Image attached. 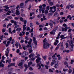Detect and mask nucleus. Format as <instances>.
<instances>
[{"instance_id":"obj_1","label":"nucleus","mask_w":74,"mask_h":74,"mask_svg":"<svg viewBox=\"0 0 74 74\" xmlns=\"http://www.w3.org/2000/svg\"><path fill=\"white\" fill-rule=\"evenodd\" d=\"M43 48L44 49H47L49 47V43L46 42V38H45L43 40Z\"/></svg>"},{"instance_id":"obj_2","label":"nucleus","mask_w":74,"mask_h":74,"mask_svg":"<svg viewBox=\"0 0 74 74\" xmlns=\"http://www.w3.org/2000/svg\"><path fill=\"white\" fill-rule=\"evenodd\" d=\"M36 55H37L36 57L37 58V59L36 60V63H39V62H41V58H40L39 57L40 56V55L37 53H36Z\"/></svg>"},{"instance_id":"obj_3","label":"nucleus","mask_w":74,"mask_h":74,"mask_svg":"<svg viewBox=\"0 0 74 74\" xmlns=\"http://www.w3.org/2000/svg\"><path fill=\"white\" fill-rule=\"evenodd\" d=\"M5 56L7 57V59H8L9 57H8V53H9V52H10V48H8L5 51Z\"/></svg>"},{"instance_id":"obj_4","label":"nucleus","mask_w":74,"mask_h":74,"mask_svg":"<svg viewBox=\"0 0 74 74\" xmlns=\"http://www.w3.org/2000/svg\"><path fill=\"white\" fill-rule=\"evenodd\" d=\"M22 46L23 49L24 50H26V49H27V48H29V47H31V45H27L26 46L23 44H22Z\"/></svg>"},{"instance_id":"obj_5","label":"nucleus","mask_w":74,"mask_h":74,"mask_svg":"<svg viewBox=\"0 0 74 74\" xmlns=\"http://www.w3.org/2000/svg\"><path fill=\"white\" fill-rule=\"evenodd\" d=\"M49 25L50 26L51 28L52 29L53 26V21L52 20H50V23L49 24Z\"/></svg>"},{"instance_id":"obj_6","label":"nucleus","mask_w":74,"mask_h":74,"mask_svg":"<svg viewBox=\"0 0 74 74\" xmlns=\"http://www.w3.org/2000/svg\"><path fill=\"white\" fill-rule=\"evenodd\" d=\"M62 32H64V31L65 32H67V30L68 29V27H65V28L64 27H62Z\"/></svg>"},{"instance_id":"obj_7","label":"nucleus","mask_w":74,"mask_h":74,"mask_svg":"<svg viewBox=\"0 0 74 74\" xmlns=\"http://www.w3.org/2000/svg\"><path fill=\"white\" fill-rule=\"evenodd\" d=\"M39 63H37V66L38 67L39 66V67L38 68V69H40L41 68V67L40 64L41 63V61L40 62H39Z\"/></svg>"},{"instance_id":"obj_8","label":"nucleus","mask_w":74,"mask_h":74,"mask_svg":"<svg viewBox=\"0 0 74 74\" xmlns=\"http://www.w3.org/2000/svg\"><path fill=\"white\" fill-rule=\"evenodd\" d=\"M28 51H29V53H31L33 52V50L32 48V47H29V48L28 49Z\"/></svg>"},{"instance_id":"obj_9","label":"nucleus","mask_w":74,"mask_h":74,"mask_svg":"<svg viewBox=\"0 0 74 74\" xmlns=\"http://www.w3.org/2000/svg\"><path fill=\"white\" fill-rule=\"evenodd\" d=\"M15 63H11L8 65V67H10V66H15Z\"/></svg>"},{"instance_id":"obj_10","label":"nucleus","mask_w":74,"mask_h":74,"mask_svg":"<svg viewBox=\"0 0 74 74\" xmlns=\"http://www.w3.org/2000/svg\"><path fill=\"white\" fill-rule=\"evenodd\" d=\"M15 14L16 15H20V12H19V11L18 10V9H17L16 10V12L15 13Z\"/></svg>"},{"instance_id":"obj_11","label":"nucleus","mask_w":74,"mask_h":74,"mask_svg":"<svg viewBox=\"0 0 74 74\" xmlns=\"http://www.w3.org/2000/svg\"><path fill=\"white\" fill-rule=\"evenodd\" d=\"M35 56V54L34 53H31L30 55H29V57L30 58H31L32 57H34Z\"/></svg>"},{"instance_id":"obj_12","label":"nucleus","mask_w":74,"mask_h":74,"mask_svg":"<svg viewBox=\"0 0 74 74\" xmlns=\"http://www.w3.org/2000/svg\"><path fill=\"white\" fill-rule=\"evenodd\" d=\"M27 55H28V53L26 51H24L22 54V55H24L25 56H26Z\"/></svg>"},{"instance_id":"obj_13","label":"nucleus","mask_w":74,"mask_h":74,"mask_svg":"<svg viewBox=\"0 0 74 74\" xmlns=\"http://www.w3.org/2000/svg\"><path fill=\"white\" fill-rule=\"evenodd\" d=\"M64 49L63 47V42H62L61 43V49L63 50Z\"/></svg>"},{"instance_id":"obj_14","label":"nucleus","mask_w":74,"mask_h":74,"mask_svg":"<svg viewBox=\"0 0 74 74\" xmlns=\"http://www.w3.org/2000/svg\"><path fill=\"white\" fill-rule=\"evenodd\" d=\"M55 65L54 66V67L56 69L57 67H58V63L57 62H55Z\"/></svg>"},{"instance_id":"obj_15","label":"nucleus","mask_w":74,"mask_h":74,"mask_svg":"<svg viewBox=\"0 0 74 74\" xmlns=\"http://www.w3.org/2000/svg\"><path fill=\"white\" fill-rule=\"evenodd\" d=\"M53 16H56L57 17L59 16V14H58V13L56 12L53 15Z\"/></svg>"},{"instance_id":"obj_16","label":"nucleus","mask_w":74,"mask_h":74,"mask_svg":"<svg viewBox=\"0 0 74 74\" xmlns=\"http://www.w3.org/2000/svg\"><path fill=\"white\" fill-rule=\"evenodd\" d=\"M58 26H56L54 27V28L53 29L54 32H56V31L57 30H58Z\"/></svg>"},{"instance_id":"obj_17","label":"nucleus","mask_w":74,"mask_h":74,"mask_svg":"<svg viewBox=\"0 0 74 74\" xmlns=\"http://www.w3.org/2000/svg\"><path fill=\"white\" fill-rule=\"evenodd\" d=\"M60 43H59L58 45L56 47L55 49V50H57V49H59V47H60Z\"/></svg>"},{"instance_id":"obj_18","label":"nucleus","mask_w":74,"mask_h":74,"mask_svg":"<svg viewBox=\"0 0 74 74\" xmlns=\"http://www.w3.org/2000/svg\"><path fill=\"white\" fill-rule=\"evenodd\" d=\"M23 3H22L20 5V8H23Z\"/></svg>"},{"instance_id":"obj_19","label":"nucleus","mask_w":74,"mask_h":74,"mask_svg":"<svg viewBox=\"0 0 74 74\" xmlns=\"http://www.w3.org/2000/svg\"><path fill=\"white\" fill-rule=\"evenodd\" d=\"M3 7H4V8H5L6 9H7V10H8L10 8L8 7V5H5L3 6Z\"/></svg>"},{"instance_id":"obj_20","label":"nucleus","mask_w":74,"mask_h":74,"mask_svg":"<svg viewBox=\"0 0 74 74\" xmlns=\"http://www.w3.org/2000/svg\"><path fill=\"white\" fill-rule=\"evenodd\" d=\"M26 25H23V31H25V30H26V28L25 27H26Z\"/></svg>"},{"instance_id":"obj_21","label":"nucleus","mask_w":74,"mask_h":74,"mask_svg":"<svg viewBox=\"0 0 74 74\" xmlns=\"http://www.w3.org/2000/svg\"><path fill=\"white\" fill-rule=\"evenodd\" d=\"M55 32L53 29L52 31L50 32V34H55Z\"/></svg>"},{"instance_id":"obj_22","label":"nucleus","mask_w":74,"mask_h":74,"mask_svg":"<svg viewBox=\"0 0 74 74\" xmlns=\"http://www.w3.org/2000/svg\"><path fill=\"white\" fill-rule=\"evenodd\" d=\"M6 63H8L9 64H10L11 63V59H10L9 60H7L6 61Z\"/></svg>"},{"instance_id":"obj_23","label":"nucleus","mask_w":74,"mask_h":74,"mask_svg":"<svg viewBox=\"0 0 74 74\" xmlns=\"http://www.w3.org/2000/svg\"><path fill=\"white\" fill-rule=\"evenodd\" d=\"M34 43L35 44V45H36L35 46V47L36 48L37 47V42L36 40L34 41Z\"/></svg>"},{"instance_id":"obj_24","label":"nucleus","mask_w":74,"mask_h":74,"mask_svg":"<svg viewBox=\"0 0 74 74\" xmlns=\"http://www.w3.org/2000/svg\"><path fill=\"white\" fill-rule=\"evenodd\" d=\"M69 45H71V44H73V41L72 40H71L70 41L69 40Z\"/></svg>"},{"instance_id":"obj_25","label":"nucleus","mask_w":74,"mask_h":74,"mask_svg":"<svg viewBox=\"0 0 74 74\" xmlns=\"http://www.w3.org/2000/svg\"><path fill=\"white\" fill-rule=\"evenodd\" d=\"M21 28H18L16 29V31L17 32H19L20 30H21Z\"/></svg>"},{"instance_id":"obj_26","label":"nucleus","mask_w":74,"mask_h":74,"mask_svg":"<svg viewBox=\"0 0 74 74\" xmlns=\"http://www.w3.org/2000/svg\"><path fill=\"white\" fill-rule=\"evenodd\" d=\"M2 62H0V67H4V64H2Z\"/></svg>"},{"instance_id":"obj_27","label":"nucleus","mask_w":74,"mask_h":74,"mask_svg":"<svg viewBox=\"0 0 74 74\" xmlns=\"http://www.w3.org/2000/svg\"><path fill=\"white\" fill-rule=\"evenodd\" d=\"M28 44L29 45H31V46H29V47H32V45H31L32 44V42H28Z\"/></svg>"},{"instance_id":"obj_28","label":"nucleus","mask_w":74,"mask_h":74,"mask_svg":"<svg viewBox=\"0 0 74 74\" xmlns=\"http://www.w3.org/2000/svg\"><path fill=\"white\" fill-rule=\"evenodd\" d=\"M55 61H56V57L53 58V59L52 62H55Z\"/></svg>"},{"instance_id":"obj_29","label":"nucleus","mask_w":74,"mask_h":74,"mask_svg":"<svg viewBox=\"0 0 74 74\" xmlns=\"http://www.w3.org/2000/svg\"><path fill=\"white\" fill-rule=\"evenodd\" d=\"M24 67H25L26 69H27L28 67H30V66L29 65L27 66V65L25 64L24 65Z\"/></svg>"},{"instance_id":"obj_30","label":"nucleus","mask_w":74,"mask_h":74,"mask_svg":"<svg viewBox=\"0 0 74 74\" xmlns=\"http://www.w3.org/2000/svg\"><path fill=\"white\" fill-rule=\"evenodd\" d=\"M3 37H4V36L3 35L0 36V40H3Z\"/></svg>"},{"instance_id":"obj_31","label":"nucleus","mask_w":74,"mask_h":74,"mask_svg":"<svg viewBox=\"0 0 74 74\" xmlns=\"http://www.w3.org/2000/svg\"><path fill=\"white\" fill-rule=\"evenodd\" d=\"M69 7H71V8H74V5H73V4H71L70 5H69Z\"/></svg>"},{"instance_id":"obj_32","label":"nucleus","mask_w":74,"mask_h":74,"mask_svg":"<svg viewBox=\"0 0 74 74\" xmlns=\"http://www.w3.org/2000/svg\"><path fill=\"white\" fill-rule=\"evenodd\" d=\"M33 24L32 23H30V27L31 28H33Z\"/></svg>"},{"instance_id":"obj_33","label":"nucleus","mask_w":74,"mask_h":74,"mask_svg":"<svg viewBox=\"0 0 74 74\" xmlns=\"http://www.w3.org/2000/svg\"><path fill=\"white\" fill-rule=\"evenodd\" d=\"M14 43H15V40H14V39H13L11 44H14Z\"/></svg>"},{"instance_id":"obj_34","label":"nucleus","mask_w":74,"mask_h":74,"mask_svg":"<svg viewBox=\"0 0 74 74\" xmlns=\"http://www.w3.org/2000/svg\"><path fill=\"white\" fill-rule=\"evenodd\" d=\"M12 25V23L9 24L8 25H7V28H8V27L10 26H11V25Z\"/></svg>"},{"instance_id":"obj_35","label":"nucleus","mask_w":74,"mask_h":74,"mask_svg":"<svg viewBox=\"0 0 74 74\" xmlns=\"http://www.w3.org/2000/svg\"><path fill=\"white\" fill-rule=\"evenodd\" d=\"M23 64V63L20 62L18 64V66H22Z\"/></svg>"},{"instance_id":"obj_36","label":"nucleus","mask_w":74,"mask_h":74,"mask_svg":"<svg viewBox=\"0 0 74 74\" xmlns=\"http://www.w3.org/2000/svg\"><path fill=\"white\" fill-rule=\"evenodd\" d=\"M9 31L10 33H11V34H12V32H11V28H10L9 29Z\"/></svg>"},{"instance_id":"obj_37","label":"nucleus","mask_w":74,"mask_h":74,"mask_svg":"<svg viewBox=\"0 0 74 74\" xmlns=\"http://www.w3.org/2000/svg\"><path fill=\"white\" fill-rule=\"evenodd\" d=\"M30 60L31 61H34V60H35V59L34 58L32 57L31 59H30Z\"/></svg>"},{"instance_id":"obj_38","label":"nucleus","mask_w":74,"mask_h":74,"mask_svg":"<svg viewBox=\"0 0 74 74\" xmlns=\"http://www.w3.org/2000/svg\"><path fill=\"white\" fill-rule=\"evenodd\" d=\"M49 4L51 6H52V5H53V3L52 2L49 3Z\"/></svg>"},{"instance_id":"obj_39","label":"nucleus","mask_w":74,"mask_h":74,"mask_svg":"<svg viewBox=\"0 0 74 74\" xmlns=\"http://www.w3.org/2000/svg\"><path fill=\"white\" fill-rule=\"evenodd\" d=\"M15 10V9L14 8H13L11 10V12H12V13H13V12H14V11Z\"/></svg>"},{"instance_id":"obj_40","label":"nucleus","mask_w":74,"mask_h":74,"mask_svg":"<svg viewBox=\"0 0 74 74\" xmlns=\"http://www.w3.org/2000/svg\"><path fill=\"white\" fill-rule=\"evenodd\" d=\"M68 71L69 73H71L72 72V69H69V70Z\"/></svg>"},{"instance_id":"obj_41","label":"nucleus","mask_w":74,"mask_h":74,"mask_svg":"<svg viewBox=\"0 0 74 74\" xmlns=\"http://www.w3.org/2000/svg\"><path fill=\"white\" fill-rule=\"evenodd\" d=\"M64 64H65V65H66V66H67V65H68V63L67 62H66V61H65L64 62Z\"/></svg>"},{"instance_id":"obj_42","label":"nucleus","mask_w":74,"mask_h":74,"mask_svg":"<svg viewBox=\"0 0 74 74\" xmlns=\"http://www.w3.org/2000/svg\"><path fill=\"white\" fill-rule=\"evenodd\" d=\"M49 71L50 73H53V71L51 69H49Z\"/></svg>"},{"instance_id":"obj_43","label":"nucleus","mask_w":74,"mask_h":74,"mask_svg":"<svg viewBox=\"0 0 74 74\" xmlns=\"http://www.w3.org/2000/svg\"><path fill=\"white\" fill-rule=\"evenodd\" d=\"M42 57L44 59V60H47V59H46V56H42Z\"/></svg>"},{"instance_id":"obj_44","label":"nucleus","mask_w":74,"mask_h":74,"mask_svg":"<svg viewBox=\"0 0 74 74\" xmlns=\"http://www.w3.org/2000/svg\"><path fill=\"white\" fill-rule=\"evenodd\" d=\"M45 68H46V69H48V68L49 67V66H48L47 65H45Z\"/></svg>"},{"instance_id":"obj_45","label":"nucleus","mask_w":74,"mask_h":74,"mask_svg":"<svg viewBox=\"0 0 74 74\" xmlns=\"http://www.w3.org/2000/svg\"><path fill=\"white\" fill-rule=\"evenodd\" d=\"M18 47H19V49H22V48L21 47V45H20V44H19V45L18 46Z\"/></svg>"},{"instance_id":"obj_46","label":"nucleus","mask_w":74,"mask_h":74,"mask_svg":"<svg viewBox=\"0 0 74 74\" xmlns=\"http://www.w3.org/2000/svg\"><path fill=\"white\" fill-rule=\"evenodd\" d=\"M25 38L26 40H29V38H28V37L27 36H26L25 37Z\"/></svg>"},{"instance_id":"obj_47","label":"nucleus","mask_w":74,"mask_h":74,"mask_svg":"<svg viewBox=\"0 0 74 74\" xmlns=\"http://www.w3.org/2000/svg\"><path fill=\"white\" fill-rule=\"evenodd\" d=\"M66 9H67V10H69V8H70V6H69V5H68L66 7Z\"/></svg>"},{"instance_id":"obj_48","label":"nucleus","mask_w":74,"mask_h":74,"mask_svg":"<svg viewBox=\"0 0 74 74\" xmlns=\"http://www.w3.org/2000/svg\"><path fill=\"white\" fill-rule=\"evenodd\" d=\"M32 8V6H31V5H30L29 6L28 10H30V8Z\"/></svg>"},{"instance_id":"obj_49","label":"nucleus","mask_w":74,"mask_h":74,"mask_svg":"<svg viewBox=\"0 0 74 74\" xmlns=\"http://www.w3.org/2000/svg\"><path fill=\"white\" fill-rule=\"evenodd\" d=\"M10 7L11 8H15L16 6L15 5H13L12 6L11 5L10 6Z\"/></svg>"},{"instance_id":"obj_50","label":"nucleus","mask_w":74,"mask_h":74,"mask_svg":"<svg viewBox=\"0 0 74 74\" xmlns=\"http://www.w3.org/2000/svg\"><path fill=\"white\" fill-rule=\"evenodd\" d=\"M48 10H45V14H48Z\"/></svg>"},{"instance_id":"obj_51","label":"nucleus","mask_w":74,"mask_h":74,"mask_svg":"<svg viewBox=\"0 0 74 74\" xmlns=\"http://www.w3.org/2000/svg\"><path fill=\"white\" fill-rule=\"evenodd\" d=\"M31 64H32V62H29L28 63V65L30 66V65H31Z\"/></svg>"},{"instance_id":"obj_52","label":"nucleus","mask_w":74,"mask_h":74,"mask_svg":"<svg viewBox=\"0 0 74 74\" xmlns=\"http://www.w3.org/2000/svg\"><path fill=\"white\" fill-rule=\"evenodd\" d=\"M46 9L47 10H49V6H47L46 8Z\"/></svg>"},{"instance_id":"obj_53","label":"nucleus","mask_w":74,"mask_h":74,"mask_svg":"<svg viewBox=\"0 0 74 74\" xmlns=\"http://www.w3.org/2000/svg\"><path fill=\"white\" fill-rule=\"evenodd\" d=\"M27 23V21H26V20H25L24 21V24L25 25H26V23Z\"/></svg>"},{"instance_id":"obj_54","label":"nucleus","mask_w":74,"mask_h":74,"mask_svg":"<svg viewBox=\"0 0 74 74\" xmlns=\"http://www.w3.org/2000/svg\"><path fill=\"white\" fill-rule=\"evenodd\" d=\"M39 27H44V26L42 25H39Z\"/></svg>"},{"instance_id":"obj_55","label":"nucleus","mask_w":74,"mask_h":74,"mask_svg":"<svg viewBox=\"0 0 74 74\" xmlns=\"http://www.w3.org/2000/svg\"><path fill=\"white\" fill-rule=\"evenodd\" d=\"M29 69V70H30V71H32L33 70V69L32 67H30Z\"/></svg>"},{"instance_id":"obj_56","label":"nucleus","mask_w":74,"mask_h":74,"mask_svg":"<svg viewBox=\"0 0 74 74\" xmlns=\"http://www.w3.org/2000/svg\"><path fill=\"white\" fill-rule=\"evenodd\" d=\"M19 19V17H16L14 18V19L15 20H18Z\"/></svg>"},{"instance_id":"obj_57","label":"nucleus","mask_w":74,"mask_h":74,"mask_svg":"<svg viewBox=\"0 0 74 74\" xmlns=\"http://www.w3.org/2000/svg\"><path fill=\"white\" fill-rule=\"evenodd\" d=\"M2 17L3 18H5L6 17V14H3L2 15Z\"/></svg>"},{"instance_id":"obj_58","label":"nucleus","mask_w":74,"mask_h":74,"mask_svg":"<svg viewBox=\"0 0 74 74\" xmlns=\"http://www.w3.org/2000/svg\"><path fill=\"white\" fill-rule=\"evenodd\" d=\"M65 51L67 53H69V51H70V50H65Z\"/></svg>"},{"instance_id":"obj_59","label":"nucleus","mask_w":74,"mask_h":74,"mask_svg":"<svg viewBox=\"0 0 74 74\" xmlns=\"http://www.w3.org/2000/svg\"><path fill=\"white\" fill-rule=\"evenodd\" d=\"M67 70H68V69H63V71H67Z\"/></svg>"},{"instance_id":"obj_60","label":"nucleus","mask_w":74,"mask_h":74,"mask_svg":"<svg viewBox=\"0 0 74 74\" xmlns=\"http://www.w3.org/2000/svg\"><path fill=\"white\" fill-rule=\"evenodd\" d=\"M72 30V29H69L68 32L69 33H70V32H71Z\"/></svg>"},{"instance_id":"obj_61","label":"nucleus","mask_w":74,"mask_h":74,"mask_svg":"<svg viewBox=\"0 0 74 74\" xmlns=\"http://www.w3.org/2000/svg\"><path fill=\"white\" fill-rule=\"evenodd\" d=\"M68 45H69V44H68V43H66V48H68Z\"/></svg>"},{"instance_id":"obj_62","label":"nucleus","mask_w":74,"mask_h":74,"mask_svg":"<svg viewBox=\"0 0 74 74\" xmlns=\"http://www.w3.org/2000/svg\"><path fill=\"white\" fill-rule=\"evenodd\" d=\"M67 67H68L69 69H71V66H68V65H67Z\"/></svg>"},{"instance_id":"obj_63","label":"nucleus","mask_w":74,"mask_h":74,"mask_svg":"<svg viewBox=\"0 0 74 74\" xmlns=\"http://www.w3.org/2000/svg\"><path fill=\"white\" fill-rule=\"evenodd\" d=\"M16 52L17 53H19V49H18L17 50Z\"/></svg>"},{"instance_id":"obj_64","label":"nucleus","mask_w":74,"mask_h":74,"mask_svg":"<svg viewBox=\"0 0 74 74\" xmlns=\"http://www.w3.org/2000/svg\"><path fill=\"white\" fill-rule=\"evenodd\" d=\"M33 40L34 41H35L36 40V38L34 37L33 38Z\"/></svg>"}]
</instances>
